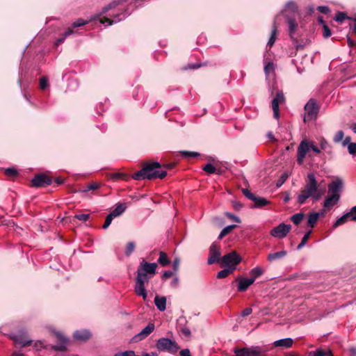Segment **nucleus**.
Instances as JSON below:
<instances>
[{
	"instance_id": "1",
	"label": "nucleus",
	"mask_w": 356,
	"mask_h": 356,
	"mask_svg": "<svg viewBox=\"0 0 356 356\" xmlns=\"http://www.w3.org/2000/svg\"><path fill=\"white\" fill-rule=\"evenodd\" d=\"M126 0H115L104 7L99 15L95 16L92 19H99V22L105 26H110L113 23H117L127 17V14L122 10L123 7L121 4Z\"/></svg>"
},
{
	"instance_id": "2",
	"label": "nucleus",
	"mask_w": 356,
	"mask_h": 356,
	"mask_svg": "<svg viewBox=\"0 0 356 356\" xmlns=\"http://www.w3.org/2000/svg\"><path fill=\"white\" fill-rule=\"evenodd\" d=\"M157 264L142 261L137 270V277L135 285L136 293L141 296L144 300H147V293L145 284L147 283L149 279L156 273Z\"/></svg>"
},
{
	"instance_id": "3",
	"label": "nucleus",
	"mask_w": 356,
	"mask_h": 356,
	"mask_svg": "<svg viewBox=\"0 0 356 356\" xmlns=\"http://www.w3.org/2000/svg\"><path fill=\"white\" fill-rule=\"evenodd\" d=\"M325 193V188L321 187L313 173H309L305 180V185L298 196V202L304 204L308 198L314 201L319 200Z\"/></svg>"
},
{
	"instance_id": "4",
	"label": "nucleus",
	"mask_w": 356,
	"mask_h": 356,
	"mask_svg": "<svg viewBox=\"0 0 356 356\" xmlns=\"http://www.w3.org/2000/svg\"><path fill=\"white\" fill-rule=\"evenodd\" d=\"M161 168V164L157 161L145 163L140 170L132 175V178L135 180L163 179L167 175V172Z\"/></svg>"
},
{
	"instance_id": "5",
	"label": "nucleus",
	"mask_w": 356,
	"mask_h": 356,
	"mask_svg": "<svg viewBox=\"0 0 356 356\" xmlns=\"http://www.w3.org/2000/svg\"><path fill=\"white\" fill-rule=\"evenodd\" d=\"M310 150H312L316 154L321 152V149L318 148L313 140H302L297 149V163L298 165H302L306 156H312Z\"/></svg>"
},
{
	"instance_id": "6",
	"label": "nucleus",
	"mask_w": 356,
	"mask_h": 356,
	"mask_svg": "<svg viewBox=\"0 0 356 356\" xmlns=\"http://www.w3.org/2000/svg\"><path fill=\"white\" fill-rule=\"evenodd\" d=\"M241 261V257L236 251H232L221 257L222 264L224 265L225 268L232 269L234 271L236 269V266Z\"/></svg>"
},
{
	"instance_id": "7",
	"label": "nucleus",
	"mask_w": 356,
	"mask_h": 356,
	"mask_svg": "<svg viewBox=\"0 0 356 356\" xmlns=\"http://www.w3.org/2000/svg\"><path fill=\"white\" fill-rule=\"evenodd\" d=\"M318 110L319 108L316 101L313 99H309L305 106L304 121L306 122L315 120L317 118Z\"/></svg>"
},
{
	"instance_id": "8",
	"label": "nucleus",
	"mask_w": 356,
	"mask_h": 356,
	"mask_svg": "<svg viewBox=\"0 0 356 356\" xmlns=\"http://www.w3.org/2000/svg\"><path fill=\"white\" fill-rule=\"evenodd\" d=\"M156 347L160 351H166L170 353H175L179 346L175 341L168 338H161L158 340Z\"/></svg>"
},
{
	"instance_id": "9",
	"label": "nucleus",
	"mask_w": 356,
	"mask_h": 356,
	"mask_svg": "<svg viewBox=\"0 0 356 356\" xmlns=\"http://www.w3.org/2000/svg\"><path fill=\"white\" fill-rule=\"evenodd\" d=\"M291 229V226L290 225H286L282 222L277 227H273L270 234L273 237L283 238L287 236Z\"/></svg>"
},
{
	"instance_id": "10",
	"label": "nucleus",
	"mask_w": 356,
	"mask_h": 356,
	"mask_svg": "<svg viewBox=\"0 0 356 356\" xmlns=\"http://www.w3.org/2000/svg\"><path fill=\"white\" fill-rule=\"evenodd\" d=\"M221 252L220 247L213 243L209 248V254L207 260L208 264L211 265L215 263L221 262Z\"/></svg>"
},
{
	"instance_id": "11",
	"label": "nucleus",
	"mask_w": 356,
	"mask_h": 356,
	"mask_svg": "<svg viewBox=\"0 0 356 356\" xmlns=\"http://www.w3.org/2000/svg\"><path fill=\"white\" fill-rule=\"evenodd\" d=\"M285 98L284 93L282 91H278L275 97L272 100V108L273 111V116L277 119L280 116L279 106L284 102Z\"/></svg>"
},
{
	"instance_id": "12",
	"label": "nucleus",
	"mask_w": 356,
	"mask_h": 356,
	"mask_svg": "<svg viewBox=\"0 0 356 356\" xmlns=\"http://www.w3.org/2000/svg\"><path fill=\"white\" fill-rule=\"evenodd\" d=\"M51 179L47 175L40 174L32 179V184L36 187H41L51 184Z\"/></svg>"
},
{
	"instance_id": "13",
	"label": "nucleus",
	"mask_w": 356,
	"mask_h": 356,
	"mask_svg": "<svg viewBox=\"0 0 356 356\" xmlns=\"http://www.w3.org/2000/svg\"><path fill=\"white\" fill-rule=\"evenodd\" d=\"M55 334L58 340V343L53 346L54 349L59 351L65 350L68 343V339L60 332H56Z\"/></svg>"
},
{
	"instance_id": "14",
	"label": "nucleus",
	"mask_w": 356,
	"mask_h": 356,
	"mask_svg": "<svg viewBox=\"0 0 356 356\" xmlns=\"http://www.w3.org/2000/svg\"><path fill=\"white\" fill-rule=\"evenodd\" d=\"M236 281L238 282L237 290L240 292H243L245 291L248 288L254 283V279L238 277L236 278Z\"/></svg>"
},
{
	"instance_id": "15",
	"label": "nucleus",
	"mask_w": 356,
	"mask_h": 356,
	"mask_svg": "<svg viewBox=\"0 0 356 356\" xmlns=\"http://www.w3.org/2000/svg\"><path fill=\"white\" fill-rule=\"evenodd\" d=\"M340 199V195L336 194V195H330L329 194L327 197L325 199L323 202V207L325 209H330L332 208L334 205L337 204V202L339 201Z\"/></svg>"
},
{
	"instance_id": "16",
	"label": "nucleus",
	"mask_w": 356,
	"mask_h": 356,
	"mask_svg": "<svg viewBox=\"0 0 356 356\" xmlns=\"http://www.w3.org/2000/svg\"><path fill=\"white\" fill-rule=\"evenodd\" d=\"M155 326L153 323H149L145 328H143L138 334H137L134 339L136 341H141L149 335L154 330Z\"/></svg>"
},
{
	"instance_id": "17",
	"label": "nucleus",
	"mask_w": 356,
	"mask_h": 356,
	"mask_svg": "<svg viewBox=\"0 0 356 356\" xmlns=\"http://www.w3.org/2000/svg\"><path fill=\"white\" fill-rule=\"evenodd\" d=\"M342 181L339 179H337V180L332 181L329 186H328V193L329 194L332 195H336L339 194V192L342 187Z\"/></svg>"
},
{
	"instance_id": "18",
	"label": "nucleus",
	"mask_w": 356,
	"mask_h": 356,
	"mask_svg": "<svg viewBox=\"0 0 356 356\" xmlns=\"http://www.w3.org/2000/svg\"><path fill=\"white\" fill-rule=\"evenodd\" d=\"M12 339L14 340L15 343H18L21 347H25L31 343V340L29 339L22 334H15L12 337Z\"/></svg>"
},
{
	"instance_id": "19",
	"label": "nucleus",
	"mask_w": 356,
	"mask_h": 356,
	"mask_svg": "<svg viewBox=\"0 0 356 356\" xmlns=\"http://www.w3.org/2000/svg\"><path fill=\"white\" fill-rule=\"evenodd\" d=\"M74 338L76 341H85L90 337V333L86 330H76L73 334Z\"/></svg>"
},
{
	"instance_id": "20",
	"label": "nucleus",
	"mask_w": 356,
	"mask_h": 356,
	"mask_svg": "<svg viewBox=\"0 0 356 356\" xmlns=\"http://www.w3.org/2000/svg\"><path fill=\"white\" fill-rule=\"evenodd\" d=\"M293 343V341L291 338H284L274 341L273 345L275 347H283L288 348L292 346Z\"/></svg>"
},
{
	"instance_id": "21",
	"label": "nucleus",
	"mask_w": 356,
	"mask_h": 356,
	"mask_svg": "<svg viewBox=\"0 0 356 356\" xmlns=\"http://www.w3.org/2000/svg\"><path fill=\"white\" fill-rule=\"evenodd\" d=\"M154 303L156 306L157 309L163 312L166 309V298L165 296H156L154 298Z\"/></svg>"
},
{
	"instance_id": "22",
	"label": "nucleus",
	"mask_w": 356,
	"mask_h": 356,
	"mask_svg": "<svg viewBox=\"0 0 356 356\" xmlns=\"http://www.w3.org/2000/svg\"><path fill=\"white\" fill-rule=\"evenodd\" d=\"M252 356H266L268 349L264 346L250 347Z\"/></svg>"
},
{
	"instance_id": "23",
	"label": "nucleus",
	"mask_w": 356,
	"mask_h": 356,
	"mask_svg": "<svg viewBox=\"0 0 356 356\" xmlns=\"http://www.w3.org/2000/svg\"><path fill=\"white\" fill-rule=\"evenodd\" d=\"M286 251L282 250L277 252L270 253L268 255V260L270 262L282 259L286 255Z\"/></svg>"
},
{
	"instance_id": "24",
	"label": "nucleus",
	"mask_w": 356,
	"mask_h": 356,
	"mask_svg": "<svg viewBox=\"0 0 356 356\" xmlns=\"http://www.w3.org/2000/svg\"><path fill=\"white\" fill-rule=\"evenodd\" d=\"M126 209L124 204H119L117 207L110 213L111 216L114 218L120 216Z\"/></svg>"
},
{
	"instance_id": "25",
	"label": "nucleus",
	"mask_w": 356,
	"mask_h": 356,
	"mask_svg": "<svg viewBox=\"0 0 356 356\" xmlns=\"http://www.w3.org/2000/svg\"><path fill=\"white\" fill-rule=\"evenodd\" d=\"M320 215H321L320 213H317V212H314V213H309L308 216V220H307L308 225L310 226L311 227H313L315 225V224L316 223Z\"/></svg>"
},
{
	"instance_id": "26",
	"label": "nucleus",
	"mask_w": 356,
	"mask_h": 356,
	"mask_svg": "<svg viewBox=\"0 0 356 356\" xmlns=\"http://www.w3.org/2000/svg\"><path fill=\"white\" fill-rule=\"evenodd\" d=\"M287 23L289 25L290 36L291 38H293V35H294L296 30L298 27V24L294 19H291V18L287 19Z\"/></svg>"
},
{
	"instance_id": "27",
	"label": "nucleus",
	"mask_w": 356,
	"mask_h": 356,
	"mask_svg": "<svg viewBox=\"0 0 356 356\" xmlns=\"http://www.w3.org/2000/svg\"><path fill=\"white\" fill-rule=\"evenodd\" d=\"M309 356H333V355L330 350H325L319 348L316 351L309 353Z\"/></svg>"
},
{
	"instance_id": "28",
	"label": "nucleus",
	"mask_w": 356,
	"mask_h": 356,
	"mask_svg": "<svg viewBox=\"0 0 356 356\" xmlns=\"http://www.w3.org/2000/svg\"><path fill=\"white\" fill-rule=\"evenodd\" d=\"M234 353L236 356H252L250 348H236Z\"/></svg>"
},
{
	"instance_id": "29",
	"label": "nucleus",
	"mask_w": 356,
	"mask_h": 356,
	"mask_svg": "<svg viewBox=\"0 0 356 356\" xmlns=\"http://www.w3.org/2000/svg\"><path fill=\"white\" fill-rule=\"evenodd\" d=\"M236 227V225H229L226 226L222 229L221 232L220 233L218 236L219 239H222L224 236L229 234L231 232H232L233 229H234Z\"/></svg>"
},
{
	"instance_id": "30",
	"label": "nucleus",
	"mask_w": 356,
	"mask_h": 356,
	"mask_svg": "<svg viewBox=\"0 0 356 356\" xmlns=\"http://www.w3.org/2000/svg\"><path fill=\"white\" fill-rule=\"evenodd\" d=\"M252 201L254 202L255 207H262L268 203L266 199L256 196L254 197Z\"/></svg>"
},
{
	"instance_id": "31",
	"label": "nucleus",
	"mask_w": 356,
	"mask_h": 356,
	"mask_svg": "<svg viewBox=\"0 0 356 356\" xmlns=\"http://www.w3.org/2000/svg\"><path fill=\"white\" fill-rule=\"evenodd\" d=\"M263 273H264V270L259 266H257V267L252 268L250 272V274L252 276V277H251V279H254V280H256V278L262 275Z\"/></svg>"
},
{
	"instance_id": "32",
	"label": "nucleus",
	"mask_w": 356,
	"mask_h": 356,
	"mask_svg": "<svg viewBox=\"0 0 356 356\" xmlns=\"http://www.w3.org/2000/svg\"><path fill=\"white\" fill-rule=\"evenodd\" d=\"M234 272V270H232V269H229L228 268H225L221 270H220L218 273H217V278L218 279H222V278H225L227 277L229 275L232 274V273Z\"/></svg>"
},
{
	"instance_id": "33",
	"label": "nucleus",
	"mask_w": 356,
	"mask_h": 356,
	"mask_svg": "<svg viewBox=\"0 0 356 356\" xmlns=\"http://www.w3.org/2000/svg\"><path fill=\"white\" fill-rule=\"evenodd\" d=\"M158 261L161 265L163 266H165L170 264V261L168 258L167 254L163 252H160Z\"/></svg>"
},
{
	"instance_id": "34",
	"label": "nucleus",
	"mask_w": 356,
	"mask_h": 356,
	"mask_svg": "<svg viewBox=\"0 0 356 356\" xmlns=\"http://www.w3.org/2000/svg\"><path fill=\"white\" fill-rule=\"evenodd\" d=\"M348 218H350V216L348 213H346L335 221V222L333 225V227L336 228L337 227L344 224L345 222H346Z\"/></svg>"
},
{
	"instance_id": "35",
	"label": "nucleus",
	"mask_w": 356,
	"mask_h": 356,
	"mask_svg": "<svg viewBox=\"0 0 356 356\" xmlns=\"http://www.w3.org/2000/svg\"><path fill=\"white\" fill-rule=\"evenodd\" d=\"M276 33H277V27H276L275 24H274L270 37L268 42V46L272 47L274 44V43L276 40Z\"/></svg>"
},
{
	"instance_id": "36",
	"label": "nucleus",
	"mask_w": 356,
	"mask_h": 356,
	"mask_svg": "<svg viewBox=\"0 0 356 356\" xmlns=\"http://www.w3.org/2000/svg\"><path fill=\"white\" fill-rule=\"evenodd\" d=\"M275 71V66L273 63L269 62L264 66V72L266 76H269L271 73Z\"/></svg>"
},
{
	"instance_id": "37",
	"label": "nucleus",
	"mask_w": 356,
	"mask_h": 356,
	"mask_svg": "<svg viewBox=\"0 0 356 356\" xmlns=\"http://www.w3.org/2000/svg\"><path fill=\"white\" fill-rule=\"evenodd\" d=\"M304 218L302 213H298L292 216L291 220L296 225H298Z\"/></svg>"
},
{
	"instance_id": "38",
	"label": "nucleus",
	"mask_w": 356,
	"mask_h": 356,
	"mask_svg": "<svg viewBox=\"0 0 356 356\" xmlns=\"http://www.w3.org/2000/svg\"><path fill=\"white\" fill-rule=\"evenodd\" d=\"M343 137H344L343 131L341 130L338 131L333 138V142L334 143H339L340 142H342Z\"/></svg>"
},
{
	"instance_id": "39",
	"label": "nucleus",
	"mask_w": 356,
	"mask_h": 356,
	"mask_svg": "<svg viewBox=\"0 0 356 356\" xmlns=\"http://www.w3.org/2000/svg\"><path fill=\"white\" fill-rule=\"evenodd\" d=\"M208 174H213L216 172V168L211 163H207L202 168Z\"/></svg>"
},
{
	"instance_id": "40",
	"label": "nucleus",
	"mask_w": 356,
	"mask_h": 356,
	"mask_svg": "<svg viewBox=\"0 0 356 356\" xmlns=\"http://www.w3.org/2000/svg\"><path fill=\"white\" fill-rule=\"evenodd\" d=\"M349 19L347 15L345 13H338L336 16L334 17V19L338 22H342L344 19Z\"/></svg>"
},
{
	"instance_id": "41",
	"label": "nucleus",
	"mask_w": 356,
	"mask_h": 356,
	"mask_svg": "<svg viewBox=\"0 0 356 356\" xmlns=\"http://www.w3.org/2000/svg\"><path fill=\"white\" fill-rule=\"evenodd\" d=\"M72 33H73V31H72V29H68V30H67V31L64 33V35H63L62 38H59V39H58V40H56V45H59L60 44L63 43V42H64L65 39L67 36H69L70 35H71V34H72Z\"/></svg>"
},
{
	"instance_id": "42",
	"label": "nucleus",
	"mask_w": 356,
	"mask_h": 356,
	"mask_svg": "<svg viewBox=\"0 0 356 356\" xmlns=\"http://www.w3.org/2000/svg\"><path fill=\"white\" fill-rule=\"evenodd\" d=\"M135 249V244L134 242H129L127 243L126 250H125V254L127 256H129L134 250Z\"/></svg>"
},
{
	"instance_id": "43",
	"label": "nucleus",
	"mask_w": 356,
	"mask_h": 356,
	"mask_svg": "<svg viewBox=\"0 0 356 356\" xmlns=\"http://www.w3.org/2000/svg\"><path fill=\"white\" fill-rule=\"evenodd\" d=\"M181 154L186 158L197 157L200 155L198 152L189 151H182Z\"/></svg>"
},
{
	"instance_id": "44",
	"label": "nucleus",
	"mask_w": 356,
	"mask_h": 356,
	"mask_svg": "<svg viewBox=\"0 0 356 356\" xmlns=\"http://www.w3.org/2000/svg\"><path fill=\"white\" fill-rule=\"evenodd\" d=\"M347 147H348V151L350 154L353 155V156L356 155V143H350L348 145H347Z\"/></svg>"
},
{
	"instance_id": "45",
	"label": "nucleus",
	"mask_w": 356,
	"mask_h": 356,
	"mask_svg": "<svg viewBox=\"0 0 356 356\" xmlns=\"http://www.w3.org/2000/svg\"><path fill=\"white\" fill-rule=\"evenodd\" d=\"M286 8L288 10H290L292 12H296L297 10V6L295 2L293 1H289L286 4Z\"/></svg>"
},
{
	"instance_id": "46",
	"label": "nucleus",
	"mask_w": 356,
	"mask_h": 356,
	"mask_svg": "<svg viewBox=\"0 0 356 356\" xmlns=\"http://www.w3.org/2000/svg\"><path fill=\"white\" fill-rule=\"evenodd\" d=\"M113 219V218L109 213L106 218V220H105V222H104V224L102 228L104 229H107L109 227V225L111 224Z\"/></svg>"
},
{
	"instance_id": "47",
	"label": "nucleus",
	"mask_w": 356,
	"mask_h": 356,
	"mask_svg": "<svg viewBox=\"0 0 356 356\" xmlns=\"http://www.w3.org/2000/svg\"><path fill=\"white\" fill-rule=\"evenodd\" d=\"M87 23H88V21H86V20H84L83 19H79L72 24V27L73 28L79 27L81 26H83V25L86 24Z\"/></svg>"
},
{
	"instance_id": "48",
	"label": "nucleus",
	"mask_w": 356,
	"mask_h": 356,
	"mask_svg": "<svg viewBox=\"0 0 356 356\" xmlns=\"http://www.w3.org/2000/svg\"><path fill=\"white\" fill-rule=\"evenodd\" d=\"M5 174L7 176L13 177V176H15L17 175V172L16 169H15L13 168H8L5 170Z\"/></svg>"
},
{
	"instance_id": "49",
	"label": "nucleus",
	"mask_w": 356,
	"mask_h": 356,
	"mask_svg": "<svg viewBox=\"0 0 356 356\" xmlns=\"http://www.w3.org/2000/svg\"><path fill=\"white\" fill-rule=\"evenodd\" d=\"M323 37L325 38H329L332 34L330 29L325 24H323Z\"/></svg>"
},
{
	"instance_id": "50",
	"label": "nucleus",
	"mask_w": 356,
	"mask_h": 356,
	"mask_svg": "<svg viewBox=\"0 0 356 356\" xmlns=\"http://www.w3.org/2000/svg\"><path fill=\"white\" fill-rule=\"evenodd\" d=\"M243 191V195L248 199L251 200H253L254 197H255V195L252 193L247 188H243L242 190Z\"/></svg>"
},
{
	"instance_id": "51",
	"label": "nucleus",
	"mask_w": 356,
	"mask_h": 356,
	"mask_svg": "<svg viewBox=\"0 0 356 356\" xmlns=\"http://www.w3.org/2000/svg\"><path fill=\"white\" fill-rule=\"evenodd\" d=\"M89 214L82 213L77 214L74 216L75 218L81 220V221H87L89 219Z\"/></svg>"
},
{
	"instance_id": "52",
	"label": "nucleus",
	"mask_w": 356,
	"mask_h": 356,
	"mask_svg": "<svg viewBox=\"0 0 356 356\" xmlns=\"http://www.w3.org/2000/svg\"><path fill=\"white\" fill-rule=\"evenodd\" d=\"M47 84H48V79L46 77L43 76V77L40 78V87L41 89H44L47 86Z\"/></svg>"
},
{
	"instance_id": "53",
	"label": "nucleus",
	"mask_w": 356,
	"mask_h": 356,
	"mask_svg": "<svg viewBox=\"0 0 356 356\" xmlns=\"http://www.w3.org/2000/svg\"><path fill=\"white\" fill-rule=\"evenodd\" d=\"M348 214L351 220L356 221V206L351 209Z\"/></svg>"
},
{
	"instance_id": "54",
	"label": "nucleus",
	"mask_w": 356,
	"mask_h": 356,
	"mask_svg": "<svg viewBox=\"0 0 356 356\" xmlns=\"http://www.w3.org/2000/svg\"><path fill=\"white\" fill-rule=\"evenodd\" d=\"M99 187V185L97 183H92L89 184L86 189L83 190L84 192L89 191L90 190H95Z\"/></svg>"
},
{
	"instance_id": "55",
	"label": "nucleus",
	"mask_w": 356,
	"mask_h": 356,
	"mask_svg": "<svg viewBox=\"0 0 356 356\" xmlns=\"http://www.w3.org/2000/svg\"><path fill=\"white\" fill-rule=\"evenodd\" d=\"M225 216L236 222H241L240 218L238 216H234L231 213L227 212V213H225Z\"/></svg>"
},
{
	"instance_id": "56",
	"label": "nucleus",
	"mask_w": 356,
	"mask_h": 356,
	"mask_svg": "<svg viewBox=\"0 0 356 356\" xmlns=\"http://www.w3.org/2000/svg\"><path fill=\"white\" fill-rule=\"evenodd\" d=\"M317 10L322 13H328L330 10L327 6H321L317 8Z\"/></svg>"
},
{
	"instance_id": "57",
	"label": "nucleus",
	"mask_w": 356,
	"mask_h": 356,
	"mask_svg": "<svg viewBox=\"0 0 356 356\" xmlns=\"http://www.w3.org/2000/svg\"><path fill=\"white\" fill-rule=\"evenodd\" d=\"M252 312V309L250 307H247L243 309L241 312V316L245 317L251 314Z\"/></svg>"
},
{
	"instance_id": "58",
	"label": "nucleus",
	"mask_w": 356,
	"mask_h": 356,
	"mask_svg": "<svg viewBox=\"0 0 356 356\" xmlns=\"http://www.w3.org/2000/svg\"><path fill=\"white\" fill-rule=\"evenodd\" d=\"M320 147L321 149H325L328 147V143L325 138L320 140Z\"/></svg>"
},
{
	"instance_id": "59",
	"label": "nucleus",
	"mask_w": 356,
	"mask_h": 356,
	"mask_svg": "<svg viewBox=\"0 0 356 356\" xmlns=\"http://www.w3.org/2000/svg\"><path fill=\"white\" fill-rule=\"evenodd\" d=\"M180 263V259L179 258H175L172 262V267L175 271H177L179 268Z\"/></svg>"
},
{
	"instance_id": "60",
	"label": "nucleus",
	"mask_w": 356,
	"mask_h": 356,
	"mask_svg": "<svg viewBox=\"0 0 356 356\" xmlns=\"http://www.w3.org/2000/svg\"><path fill=\"white\" fill-rule=\"evenodd\" d=\"M312 232V230L310 229L307 233H305L304 236L302 238L301 242H303V243H305L306 244L307 241H308V239H309V236H310V234H311Z\"/></svg>"
},
{
	"instance_id": "61",
	"label": "nucleus",
	"mask_w": 356,
	"mask_h": 356,
	"mask_svg": "<svg viewBox=\"0 0 356 356\" xmlns=\"http://www.w3.org/2000/svg\"><path fill=\"white\" fill-rule=\"evenodd\" d=\"M350 140H351V138H350V136H347V137H346V138H344V140H342V142H341V143H342V146H343V147H346V146L348 145L350 143H352L350 142Z\"/></svg>"
},
{
	"instance_id": "62",
	"label": "nucleus",
	"mask_w": 356,
	"mask_h": 356,
	"mask_svg": "<svg viewBox=\"0 0 356 356\" xmlns=\"http://www.w3.org/2000/svg\"><path fill=\"white\" fill-rule=\"evenodd\" d=\"M180 356H191L189 349L186 348L180 351Z\"/></svg>"
},
{
	"instance_id": "63",
	"label": "nucleus",
	"mask_w": 356,
	"mask_h": 356,
	"mask_svg": "<svg viewBox=\"0 0 356 356\" xmlns=\"http://www.w3.org/2000/svg\"><path fill=\"white\" fill-rule=\"evenodd\" d=\"M44 342L42 341H35V343H34V347L37 349V350H39L40 348L42 347H44Z\"/></svg>"
},
{
	"instance_id": "64",
	"label": "nucleus",
	"mask_w": 356,
	"mask_h": 356,
	"mask_svg": "<svg viewBox=\"0 0 356 356\" xmlns=\"http://www.w3.org/2000/svg\"><path fill=\"white\" fill-rule=\"evenodd\" d=\"M173 273H174L172 271H170V270L164 271L163 273V279H168L170 276H172L173 275Z\"/></svg>"
}]
</instances>
